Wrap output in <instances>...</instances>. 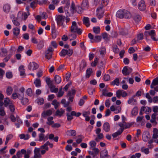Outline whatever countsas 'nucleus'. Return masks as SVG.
<instances>
[{
	"instance_id": "nucleus-59",
	"label": "nucleus",
	"mask_w": 158,
	"mask_h": 158,
	"mask_svg": "<svg viewBox=\"0 0 158 158\" xmlns=\"http://www.w3.org/2000/svg\"><path fill=\"white\" fill-rule=\"evenodd\" d=\"M83 9L82 7H80V6H77L76 7V11L78 13H81L82 10Z\"/></svg>"
},
{
	"instance_id": "nucleus-58",
	"label": "nucleus",
	"mask_w": 158,
	"mask_h": 158,
	"mask_svg": "<svg viewBox=\"0 0 158 158\" xmlns=\"http://www.w3.org/2000/svg\"><path fill=\"white\" fill-rule=\"evenodd\" d=\"M110 75L108 74H105L104 77L103 79L106 81H108L110 80Z\"/></svg>"
},
{
	"instance_id": "nucleus-35",
	"label": "nucleus",
	"mask_w": 158,
	"mask_h": 158,
	"mask_svg": "<svg viewBox=\"0 0 158 158\" xmlns=\"http://www.w3.org/2000/svg\"><path fill=\"white\" fill-rule=\"evenodd\" d=\"M83 22L87 27L89 26V19L88 18L84 17L83 19Z\"/></svg>"
},
{
	"instance_id": "nucleus-10",
	"label": "nucleus",
	"mask_w": 158,
	"mask_h": 158,
	"mask_svg": "<svg viewBox=\"0 0 158 158\" xmlns=\"http://www.w3.org/2000/svg\"><path fill=\"white\" fill-rule=\"evenodd\" d=\"M39 67L38 65L34 62H30L28 66V69L31 70H34L38 68Z\"/></svg>"
},
{
	"instance_id": "nucleus-22",
	"label": "nucleus",
	"mask_w": 158,
	"mask_h": 158,
	"mask_svg": "<svg viewBox=\"0 0 158 158\" xmlns=\"http://www.w3.org/2000/svg\"><path fill=\"white\" fill-rule=\"evenodd\" d=\"M157 115V113H154L151 116V119L150 120V122L152 123H153L155 125L157 124V123L156 120V116Z\"/></svg>"
},
{
	"instance_id": "nucleus-42",
	"label": "nucleus",
	"mask_w": 158,
	"mask_h": 158,
	"mask_svg": "<svg viewBox=\"0 0 158 158\" xmlns=\"http://www.w3.org/2000/svg\"><path fill=\"white\" fill-rule=\"evenodd\" d=\"M92 70L91 68H89L86 70V76L87 77L89 78L92 73Z\"/></svg>"
},
{
	"instance_id": "nucleus-44",
	"label": "nucleus",
	"mask_w": 158,
	"mask_h": 158,
	"mask_svg": "<svg viewBox=\"0 0 158 158\" xmlns=\"http://www.w3.org/2000/svg\"><path fill=\"white\" fill-rule=\"evenodd\" d=\"M138 108L137 107H135L132 110L131 114L133 115L136 116L138 114Z\"/></svg>"
},
{
	"instance_id": "nucleus-2",
	"label": "nucleus",
	"mask_w": 158,
	"mask_h": 158,
	"mask_svg": "<svg viewBox=\"0 0 158 158\" xmlns=\"http://www.w3.org/2000/svg\"><path fill=\"white\" fill-rule=\"evenodd\" d=\"M116 16L119 18H130L131 17V13L125 10H120L117 12Z\"/></svg>"
},
{
	"instance_id": "nucleus-29",
	"label": "nucleus",
	"mask_w": 158,
	"mask_h": 158,
	"mask_svg": "<svg viewBox=\"0 0 158 158\" xmlns=\"http://www.w3.org/2000/svg\"><path fill=\"white\" fill-rule=\"evenodd\" d=\"M153 132L152 138L153 139H156L158 138V130L156 128H154Z\"/></svg>"
},
{
	"instance_id": "nucleus-52",
	"label": "nucleus",
	"mask_w": 158,
	"mask_h": 158,
	"mask_svg": "<svg viewBox=\"0 0 158 158\" xmlns=\"http://www.w3.org/2000/svg\"><path fill=\"white\" fill-rule=\"evenodd\" d=\"M84 137L82 135H79L78 136V138L76 140V143H77L79 144L82 141Z\"/></svg>"
},
{
	"instance_id": "nucleus-56",
	"label": "nucleus",
	"mask_w": 158,
	"mask_h": 158,
	"mask_svg": "<svg viewBox=\"0 0 158 158\" xmlns=\"http://www.w3.org/2000/svg\"><path fill=\"white\" fill-rule=\"evenodd\" d=\"M122 132L121 131H117V132L113 133L112 134V136L113 138H115L118 135H120Z\"/></svg>"
},
{
	"instance_id": "nucleus-15",
	"label": "nucleus",
	"mask_w": 158,
	"mask_h": 158,
	"mask_svg": "<svg viewBox=\"0 0 158 158\" xmlns=\"http://www.w3.org/2000/svg\"><path fill=\"white\" fill-rule=\"evenodd\" d=\"M11 9L10 5L8 4L4 5L3 7V11L6 14H8L10 11Z\"/></svg>"
},
{
	"instance_id": "nucleus-25",
	"label": "nucleus",
	"mask_w": 158,
	"mask_h": 158,
	"mask_svg": "<svg viewBox=\"0 0 158 158\" xmlns=\"http://www.w3.org/2000/svg\"><path fill=\"white\" fill-rule=\"evenodd\" d=\"M141 111H143L146 114H148L151 111V109L150 108L148 107H142L141 108Z\"/></svg>"
},
{
	"instance_id": "nucleus-3",
	"label": "nucleus",
	"mask_w": 158,
	"mask_h": 158,
	"mask_svg": "<svg viewBox=\"0 0 158 158\" xmlns=\"http://www.w3.org/2000/svg\"><path fill=\"white\" fill-rule=\"evenodd\" d=\"M144 35L146 37V40L148 41L149 40L148 38V36H151V38L154 41H157L158 39H156L155 36L156 35L155 31L154 30H152L150 31H145L144 32Z\"/></svg>"
},
{
	"instance_id": "nucleus-64",
	"label": "nucleus",
	"mask_w": 158,
	"mask_h": 158,
	"mask_svg": "<svg viewBox=\"0 0 158 158\" xmlns=\"http://www.w3.org/2000/svg\"><path fill=\"white\" fill-rule=\"evenodd\" d=\"M95 91V89L93 88H89L88 89V92L89 95L93 94V92Z\"/></svg>"
},
{
	"instance_id": "nucleus-21",
	"label": "nucleus",
	"mask_w": 158,
	"mask_h": 158,
	"mask_svg": "<svg viewBox=\"0 0 158 158\" xmlns=\"http://www.w3.org/2000/svg\"><path fill=\"white\" fill-rule=\"evenodd\" d=\"M52 114V111L50 110H48L46 111H43L41 114V115L43 117H45L47 116H49Z\"/></svg>"
},
{
	"instance_id": "nucleus-13",
	"label": "nucleus",
	"mask_w": 158,
	"mask_h": 158,
	"mask_svg": "<svg viewBox=\"0 0 158 158\" xmlns=\"http://www.w3.org/2000/svg\"><path fill=\"white\" fill-rule=\"evenodd\" d=\"M100 157V158H110V156L108 155L107 151L106 149H104L101 152Z\"/></svg>"
},
{
	"instance_id": "nucleus-55",
	"label": "nucleus",
	"mask_w": 158,
	"mask_h": 158,
	"mask_svg": "<svg viewBox=\"0 0 158 158\" xmlns=\"http://www.w3.org/2000/svg\"><path fill=\"white\" fill-rule=\"evenodd\" d=\"M102 39V37L100 35H97L95 36L94 40L96 42L100 41Z\"/></svg>"
},
{
	"instance_id": "nucleus-14",
	"label": "nucleus",
	"mask_w": 158,
	"mask_h": 158,
	"mask_svg": "<svg viewBox=\"0 0 158 158\" xmlns=\"http://www.w3.org/2000/svg\"><path fill=\"white\" fill-rule=\"evenodd\" d=\"M40 149L35 148L34 150V156L33 158H41L42 156L40 153Z\"/></svg>"
},
{
	"instance_id": "nucleus-8",
	"label": "nucleus",
	"mask_w": 158,
	"mask_h": 158,
	"mask_svg": "<svg viewBox=\"0 0 158 158\" xmlns=\"http://www.w3.org/2000/svg\"><path fill=\"white\" fill-rule=\"evenodd\" d=\"M90 149L92 150V151H88L89 153V155L92 156L93 157H95L97 155L99 152V150L97 148H94Z\"/></svg>"
},
{
	"instance_id": "nucleus-57",
	"label": "nucleus",
	"mask_w": 158,
	"mask_h": 158,
	"mask_svg": "<svg viewBox=\"0 0 158 158\" xmlns=\"http://www.w3.org/2000/svg\"><path fill=\"white\" fill-rule=\"evenodd\" d=\"M134 18L135 21L139 22L140 20L141 17L139 15H137L134 16Z\"/></svg>"
},
{
	"instance_id": "nucleus-62",
	"label": "nucleus",
	"mask_w": 158,
	"mask_h": 158,
	"mask_svg": "<svg viewBox=\"0 0 158 158\" xmlns=\"http://www.w3.org/2000/svg\"><path fill=\"white\" fill-rule=\"evenodd\" d=\"M68 132L71 136H75L76 135V131L74 130L69 131H68Z\"/></svg>"
},
{
	"instance_id": "nucleus-16",
	"label": "nucleus",
	"mask_w": 158,
	"mask_h": 158,
	"mask_svg": "<svg viewBox=\"0 0 158 158\" xmlns=\"http://www.w3.org/2000/svg\"><path fill=\"white\" fill-rule=\"evenodd\" d=\"M103 129L106 132H109L110 130V126L108 122H105L103 125Z\"/></svg>"
},
{
	"instance_id": "nucleus-53",
	"label": "nucleus",
	"mask_w": 158,
	"mask_h": 158,
	"mask_svg": "<svg viewBox=\"0 0 158 158\" xmlns=\"http://www.w3.org/2000/svg\"><path fill=\"white\" fill-rule=\"evenodd\" d=\"M26 93L29 96H32L33 95V94L31 89V88H28L26 91Z\"/></svg>"
},
{
	"instance_id": "nucleus-50",
	"label": "nucleus",
	"mask_w": 158,
	"mask_h": 158,
	"mask_svg": "<svg viewBox=\"0 0 158 158\" xmlns=\"http://www.w3.org/2000/svg\"><path fill=\"white\" fill-rule=\"evenodd\" d=\"M141 150L142 152H144L146 154H148L149 153V149L148 148H145L143 147L141 148Z\"/></svg>"
},
{
	"instance_id": "nucleus-45",
	"label": "nucleus",
	"mask_w": 158,
	"mask_h": 158,
	"mask_svg": "<svg viewBox=\"0 0 158 158\" xmlns=\"http://www.w3.org/2000/svg\"><path fill=\"white\" fill-rule=\"evenodd\" d=\"M44 46V42L43 40H40L37 45V47L39 49H42Z\"/></svg>"
},
{
	"instance_id": "nucleus-11",
	"label": "nucleus",
	"mask_w": 158,
	"mask_h": 158,
	"mask_svg": "<svg viewBox=\"0 0 158 158\" xmlns=\"http://www.w3.org/2000/svg\"><path fill=\"white\" fill-rule=\"evenodd\" d=\"M132 69L128 67L127 66H125L122 70V73L125 76L129 75L132 72Z\"/></svg>"
},
{
	"instance_id": "nucleus-30",
	"label": "nucleus",
	"mask_w": 158,
	"mask_h": 158,
	"mask_svg": "<svg viewBox=\"0 0 158 158\" xmlns=\"http://www.w3.org/2000/svg\"><path fill=\"white\" fill-rule=\"evenodd\" d=\"M64 112V110H63L62 108L58 110H56V116L60 117L62 116Z\"/></svg>"
},
{
	"instance_id": "nucleus-26",
	"label": "nucleus",
	"mask_w": 158,
	"mask_h": 158,
	"mask_svg": "<svg viewBox=\"0 0 158 158\" xmlns=\"http://www.w3.org/2000/svg\"><path fill=\"white\" fill-rule=\"evenodd\" d=\"M81 6L83 9H87L89 6L88 1L87 0H83Z\"/></svg>"
},
{
	"instance_id": "nucleus-36",
	"label": "nucleus",
	"mask_w": 158,
	"mask_h": 158,
	"mask_svg": "<svg viewBox=\"0 0 158 158\" xmlns=\"http://www.w3.org/2000/svg\"><path fill=\"white\" fill-rule=\"evenodd\" d=\"M19 70L20 72V75L21 76L24 75L25 73V70L24 69V67L23 65H21L19 67Z\"/></svg>"
},
{
	"instance_id": "nucleus-27",
	"label": "nucleus",
	"mask_w": 158,
	"mask_h": 158,
	"mask_svg": "<svg viewBox=\"0 0 158 158\" xmlns=\"http://www.w3.org/2000/svg\"><path fill=\"white\" fill-rule=\"evenodd\" d=\"M30 15L29 12H27L26 13H22L21 12H19L18 14V16L19 17L20 15H22L23 17L24 20H26L28 17V16Z\"/></svg>"
},
{
	"instance_id": "nucleus-54",
	"label": "nucleus",
	"mask_w": 158,
	"mask_h": 158,
	"mask_svg": "<svg viewBox=\"0 0 158 158\" xmlns=\"http://www.w3.org/2000/svg\"><path fill=\"white\" fill-rule=\"evenodd\" d=\"M5 114V112L4 111V107H0V115L1 116H4Z\"/></svg>"
},
{
	"instance_id": "nucleus-31",
	"label": "nucleus",
	"mask_w": 158,
	"mask_h": 158,
	"mask_svg": "<svg viewBox=\"0 0 158 158\" xmlns=\"http://www.w3.org/2000/svg\"><path fill=\"white\" fill-rule=\"evenodd\" d=\"M3 104L5 106H7L8 105H10L12 104V102L10 100L9 98H6L4 101Z\"/></svg>"
},
{
	"instance_id": "nucleus-41",
	"label": "nucleus",
	"mask_w": 158,
	"mask_h": 158,
	"mask_svg": "<svg viewBox=\"0 0 158 158\" xmlns=\"http://www.w3.org/2000/svg\"><path fill=\"white\" fill-rule=\"evenodd\" d=\"M52 104L54 106L55 108L57 109V108L59 107L60 105V103L56 100H54Z\"/></svg>"
},
{
	"instance_id": "nucleus-48",
	"label": "nucleus",
	"mask_w": 158,
	"mask_h": 158,
	"mask_svg": "<svg viewBox=\"0 0 158 158\" xmlns=\"http://www.w3.org/2000/svg\"><path fill=\"white\" fill-rule=\"evenodd\" d=\"M70 6V3L69 2H68L66 4V5L65 6L64 9L65 12L67 13V14H69L68 10H69V7Z\"/></svg>"
},
{
	"instance_id": "nucleus-38",
	"label": "nucleus",
	"mask_w": 158,
	"mask_h": 158,
	"mask_svg": "<svg viewBox=\"0 0 158 158\" xmlns=\"http://www.w3.org/2000/svg\"><path fill=\"white\" fill-rule=\"evenodd\" d=\"M20 139H24V140H27L29 138V135L28 134L25 135L24 134H21L19 135Z\"/></svg>"
},
{
	"instance_id": "nucleus-32",
	"label": "nucleus",
	"mask_w": 158,
	"mask_h": 158,
	"mask_svg": "<svg viewBox=\"0 0 158 158\" xmlns=\"http://www.w3.org/2000/svg\"><path fill=\"white\" fill-rule=\"evenodd\" d=\"M53 117H49L47 118V121L46 124L49 125H52L54 123V121L53 120Z\"/></svg>"
},
{
	"instance_id": "nucleus-63",
	"label": "nucleus",
	"mask_w": 158,
	"mask_h": 158,
	"mask_svg": "<svg viewBox=\"0 0 158 158\" xmlns=\"http://www.w3.org/2000/svg\"><path fill=\"white\" fill-rule=\"evenodd\" d=\"M90 114V112L89 111H83L82 112V115L85 117L89 116Z\"/></svg>"
},
{
	"instance_id": "nucleus-19",
	"label": "nucleus",
	"mask_w": 158,
	"mask_h": 158,
	"mask_svg": "<svg viewBox=\"0 0 158 158\" xmlns=\"http://www.w3.org/2000/svg\"><path fill=\"white\" fill-rule=\"evenodd\" d=\"M99 55L100 57H103L106 53V48L105 47H102L100 49Z\"/></svg>"
},
{
	"instance_id": "nucleus-43",
	"label": "nucleus",
	"mask_w": 158,
	"mask_h": 158,
	"mask_svg": "<svg viewBox=\"0 0 158 158\" xmlns=\"http://www.w3.org/2000/svg\"><path fill=\"white\" fill-rule=\"evenodd\" d=\"M34 84L36 87H40L41 86V82L40 79H36L34 81Z\"/></svg>"
},
{
	"instance_id": "nucleus-9",
	"label": "nucleus",
	"mask_w": 158,
	"mask_h": 158,
	"mask_svg": "<svg viewBox=\"0 0 158 158\" xmlns=\"http://www.w3.org/2000/svg\"><path fill=\"white\" fill-rule=\"evenodd\" d=\"M64 16L62 15L58 16L56 18V21L57 23L59 25H61L63 27H64V26L63 25V23L64 19Z\"/></svg>"
},
{
	"instance_id": "nucleus-4",
	"label": "nucleus",
	"mask_w": 158,
	"mask_h": 158,
	"mask_svg": "<svg viewBox=\"0 0 158 158\" xmlns=\"http://www.w3.org/2000/svg\"><path fill=\"white\" fill-rule=\"evenodd\" d=\"M70 31L71 32H77L79 34H81L82 33L81 29L78 27L77 23L75 21L72 22Z\"/></svg>"
},
{
	"instance_id": "nucleus-23",
	"label": "nucleus",
	"mask_w": 158,
	"mask_h": 158,
	"mask_svg": "<svg viewBox=\"0 0 158 158\" xmlns=\"http://www.w3.org/2000/svg\"><path fill=\"white\" fill-rule=\"evenodd\" d=\"M158 85V77H156L154 79L151 84L150 87L151 88H154L155 86Z\"/></svg>"
},
{
	"instance_id": "nucleus-7",
	"label": "nucleus",
	"mask_w": 158,
	"mask_h": 158,
	"mask_svg": "<svg viewBox=\"0 0 158 158\" xmlns=\"http://www.w3.org/2000/svg\"><path fill=\"white\" fill-rule=\"evenodd\" d=\"M76 92V91L75 89H72L68 92L67 95L69 97V101L73 102Z\"/></svg>"
},
{
	"instance_id": "nucleus-39",
	"label": "nucleus",
	"mask_w": 158,
	"mask_h": 158,
	"mask_svg": "<svg viewBox=\"0 0 158 158\" xmlns=\"http://www.w3.org/2000/svg\"><path fill=\"white\" fill-rule=\"evenodd\" d=\"M13 32L14 35L17 36L19 34L20 29L17 27L14 28L13 29Z\"/></svg>"
},
{
	"instance_id": "nucleus-18",
	"label": "nucleus",
	"mask_w": 158,
	"mask_h": 158,
	"mask_svg": "<svg viewBox=\"0 0 158 158\" xmlns=\"http://www.w3.org/2000/svg\"><path fill=\"white\" fill-rule=\"evenodd\" d=\"M135 97V96L134 95L129 98L127 101V103L129 104L134 105L136 104L137 100L134 98Z\"/></svg>"
},
{
	"instance_id": "nucleus-37",
	"label": "nucleus",
	"mask_w": 158,
	"mask_h": 158,
	"mask_svg": "<svg viewBox=\"0 0 158 158\" xmlns=\"http://www.w3.org/2000/svg\"><path fill=\"white\" fill-rule=\"evenodd\" d=\"M13 89L10 86H8L6 89V93L8 95H10L12 93Z\"/></svg>"
},
{
	"instance_id": "nucleus-1",
	"label": "nucleus",
	"mask_w": 158,
	"mask_h": 158,
	"mask_svg": "<svg viewBox=\"0 0 158 158\" xmlns=\"http://www.w3.org/2000/svg\"><path fill=\"white\" fill-rule=\"evenodd\" d=\"M25 90V89L24 87H21L19 89V92H14L12 93L11 96V98L13 100L17 98H18L19 100L22 99L24 97Z\"/></svg>"
},
{
	"instance_id": "nucleus-5",
	"label": "nucleus",
	"mask_w": 158,
	"mask_h": 158,
	"mask_svg": "<svg viewBox=\"0 0 158 158\" xmlns=\"http://www.w3.org/2000/svg\"><path fill=\"white\" fill-rule=\"evenodd\" d=\"M53 50L52 47H49L45 51V56L48 59H50L52 57V55Z\"/></svg>"
},
{
	"instance_id": "nucleus-17",
	"label": "nucleus",
	"mask_w": 158,
	"mask_h": 158,
	"mask_svg": "<svg viewBox=\"0 0 158 158\" xmlns=\"http://www.w3.org/2000/svg\"><path fill=\"white\" fill-rule=\"evenodd\" d=\"M102 7H99L97 10V16L99 19L103 17V12L102 10Z\"/></svg>"
},
{
	"instance_id": "nucleus-33",
	"label": "nucleus",
	"mask_w": 158,
	"mask_h": 158,
	"mask_svg": "<svg viewBox=\"0 0 158 158\" xmlns=\"http://www.w3.org/2000/svg\"><path fill=\"white\" fill-rule=\"evenodd\" d=\"M119 84V79L118 78H115L113 81L111 82V85H116L118 86Z\"/></svg>"
},
{
	"instance_id": "nucleus-49",
	"label": "nucleus",
	"mask_w": 158,
	"mask_h": 158,
	"mask_svg": "<svg viewBox=\"0 0 158 158\" xmlns=\"http://www.w3.org/2000/svg\"><path fill=\"white\" fill-rule=\"evenodd\" d=\"M20 100L21 101L23 105L26 104L29 101V100L27 98H24V97L22 99H21Z\"/></svg>"
},
{
	"instance_id": "nucleus-34",
	"label": "nucleus",
	"mask_w": 158,
	"mask_h": 158,
	"mask_svg": "<svg viewBox=\"0 0 158 158\" xmlns=\"http://www.w3.org/2000/svg\"><path fill=\"white\" fill-rule=\"evenodd\" d=\"M54 79L55 81L57 84L60 83L61 82V79L60 77L57 75H56L55 76Z\"/></svg>"
},
{
	"instance_id": "nucleus-28",
	"label": "nucleus",
	"mask_w": 158,
	"mask_h": 158,
	"mask_svg": "<svg viewBox=\"0 0 158 158\" xmlns=\"http://www.w3.org/2000/svg\"><path fill=\"white\" fill-rule=\"evenodd\" d=\"M119 126L121 127V130L123 132L124 129L127 128L126 125V123L124 122H122L119 123Z\"/></svg>"
},
{
	"instance_id": "nucleus-61",
	"label": "nucleus",
	"mask_w": 158,
	"mask_h": 158,
	"mask_svg": "<svg viewBox=\"0 0 158 158\" xmlns=\"http://www.w3.org/2000/svg\"><path fill=\"white\" fill-rule=\"evenodd\" d=\"M67 50L63 49L60 53V56H64L67 55Z\"/></svg>"
},
{
	"instance_id": "nucleus-40",
	"label": "nucleus",
	"mask_w": 158,
	"mask_h": 158,
	"mask_svg": "<svg viewBox=\"0 0 158 158\" xmlns=\"http://www.w3.org/2000/svg\"><path fill=\"white\" fill-rule=\"evenodd\" d=\"M89 144L90 146L89 149H92L93 148H95L96 143L95 141L94 140H92L89 142Z\"/></svg>"
},
{
	"instance_id": "nucleus-12",
	"label": "nucleus",
	"mask_w": 158,
	"mask_h": 158,
	"mask_svg": "<svg viewBox=\"0 0 158 158\" xmlns=\"http://www.w3.org/2000/svg\"><path fill=\"white\" fill-rule=\"evenodd\" d=\"M138 9L141 11H143L146 9V6L144 1L141 0L138 4Z\"/></svg>"
},
{
	"instance_id": "nucleus-51",
	"label": "nucleus",
	"mask_w": 158,
	"mask_h": 158,
	"mask_svg": "<svg viewBox=\"0 0 158 158\" xmlns=\"http://www.w3.org/2000/svg\"><path fill=\"white\" fill-rule=\"evenodd\" d=\"M50 90L51 92L56 93L58 92V89L56 88L55 86H52L50 88Z\"/></svg>"
},
{
	"instance_id": "nucleus-24",
	"label": "nucleus",
	"mask_w": 158,
	"mask_h": 158,
	"mask_svg": "<svg viewBox=\"0 0 158 158\" xmlns=\"http://www.w3.org/2000/svg\"><path fill=\"white\" fill-rule=\"evenodd\" d=\"M1 52H0V56L3 57L7 55V51L6 48H1Z\"/></svg>"
},
{
	"instance_id": "nucleus-6",
	"label": "nucleus",
	"mask_w": 158,
	"mask_h": 158,
	"mask_svg": "<svg viewBox=\"0 0 158 158\" xmlns=\"http://www.w3.org/2000/svg\"><path fill=\"white\" fill-rule=\"evenodd\" d=\"M127 93L123 90H118L116 92V95L118 98H119L121 96L125 97L127 96Z\"/></svg>"
},
{
	"instance_id": "nucleus-46",
	"label": "nucleus",
	"mask_w": 158,
	"mask_h": 158,
	"mask_svg": "<svg viewBox=\"0 0 158 158\" xmlns=\"http://www.w3.org/2000/svg\"><path fill=\"white\" fill-rule=\"evenodd\" d=\"M109 0H101V6L100 7H102V8L103 7L106 6L108 3Z\"/></svg>"
},
{
	"instance_id": "nucleus-47",
	"label": "nucleus",
	"mask_w": 158,
	"mask_h": 158,
	"mask_svg": "<svg viewBox=\"0 0 158 158\" xmlns=\"http://www.w3.org/2000/svg\"><path fill=\"white\" fill-rule=\"evenodd\" d=\"M93 30L95 33L98 34L100 32V29L99 27H94Z\"/></svg>"
},
{
	"instance_id": "nucleus-20",
	"label": "nucleus",
	"mask_w": 158,
	"mask_h": 158,
	"mask_svg": "<svg viewBox=\"0 0 158 158\" xmlns=\"http://www.w3.org/2000/svg\"><path fill=\"white\" fill-rule=\"evenodd\" d=\"M149 133L148 131H144L142 135V138L143 140L145 142L148 141L149 139Z\"/></svg>"
},
{
	"instance_id": "nucleus-60",
	"label": "nucleus",
	"mask_w": 158,
	"mask_h": 158,
	"mask_svg": "<svg viewBox=\"0 0 158 158\" xmlns=\"http://www.w3.org/2000/svg\"><path fill=\"white\" fill-rule=\"evenodd\" d=\"M113 50L114 52L118 53L119 51V49L117 45L113 46L112 47Z\"/></svg>"
}]
</instances>
